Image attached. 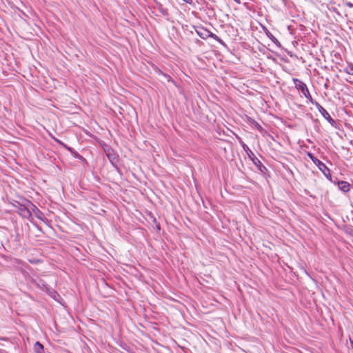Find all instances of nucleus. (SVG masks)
Segmentation results:
<instances>
[{"mask_svg": "<svg viewBox=\"0 0 353 353\" xmlns=\"http://www.w3.org/2000/svg\"><path fill=\"white\" fill-rule=\"evenodd\" d=\"M52 299L57 301H59V299H61V296L59 294V293L52 288L49 286L46 290L45 291Z\"/></svg>", "mask_w": 353, "mask_h": 353, "instance_id": "obj_6", "label": "nucleus"}, {"mask_svg": "<svg viewBox=\"0 0 353 353\" xmlns=\"http://www.w3.org/2000/svg\"><path fill=\"white\" fill-rule=\"evenodd\" d=\"M352 347L353 348V341H351Z\"/></svg>", "mask_w": 353, "mask_h": 353, "instance_id": "obj_21", "label": "nucleus"}, {"mask_svg": "<svg viewBox=\"0 0 353 353\" xmlns=\"http://www.w3.org/2000/svg\"><path fill=\"white\" fill-rule=\"evenodd\" d=\"M106 155L112 165L116 164L118 161V157L113 151L108 150L106 152Z\"/></svg>", "mask_w": 353, "mask_h": 353, "instance_id": "obj_8", "label": "nucleus"}, {"mask_svg": "<svg viewBox=\"0 0 353 353\" xmlns=\"http://www.w3.org/2000/svg\"><path fill=\"white\" fill-rule=\"evenodd\" d=\"M39 214H41H41H42V213H41V214H39V213H38V212L36 211V215H37V216L39 219H41V217L39 216Z\"/></svg>", "mask_w": 353, "mask_h": 353, "instance_id": "obj_19", "label": "nucleus"}, {"mask_svg": "<svg viewBox=\"0 0 353 353\" xmlns=\"http://www.w3.org/2000/svg\"><path fill=\"white\" fill-rule=\"evenodd\" d=\"M293 82L295 88L301 91L303 95L312 103H314L313 99L309 92L307 85L302 81L298 79H293Z\"/></svg>", "mask_w": 353, "mask_h": 353, "instance_id": "obj_1", "label": "nucleus"}, {"mask_svg": "<svg viewBox=\"0 0 353 353\" xmlns=\"http://www.w3.org/2000/svg\"><path fill=\"white\" fill-rule=\"evenodd\" d=\"M34 350L36 353H43V345L41 343L37 341L34 345Z\"/></svg>", "mask_w": 353, "mask_h": 353, "instance_id": "obj_9", "label": "nucleus"}, {"mask_svg": "<svg viewBox=\"0 0 353 353\" xmlns=\"http://www.w3.org/2000/svg\"><path fill=\"white\" fill-rule=\"evenodd\" d=\"M31 205V207H32V210L34 211V212H37L39 214H41V211L33 204H30Z\"/></svg>", "mask_w": 353, "mask_h": 353, "instance_id": "obj_14", "label": "nucleus"}, {"mask_svg": "<svg viewBox=\"0 0 353 353\" xmlns=\"http://www.w3.org/2000/svg\"><path fill=\"white\" fill-rule=\"evenodd\" d=\"M234 1L236 3H241L240 0H234Z\"/></svg>", "mask_w": 353, "mask_h": 353, "instance_id": "obj_20", "label": "nucleus"}, {"mask_svg": "<svg viewBox=\"0 0 353 353\" xmlns=\"http://www.w3.org/2000/svg\"><path fill=\"white\" fill-rule=\"evenodd\" d=\"M312 161L315 165H316V164H317V162H319V161H320V160H319V159H318L317 158H316V157H314V159H312Z\"/></svg>", "mask_w": 353, "mask_h": 353, "instance_id": "obj_15", "label": "nucleus"}, {"mask_svg": "<svg viewBox=\"0 0 353 353\" xmlns=\"http://www.w3.org/2000/svg\"><path fill=\"white\" fill-rule=\"evenodd\" d=\"M37 285L39 289L43 291H46V289L49 287V285L44 281L41 279L37 282Z\"/></svg>", "mask_w": 353, "mask_h": 353, "instance_id": "obj_10", "label": "nucleus"}, {"mask_svg": "<svg viewBox=\"0 0 353 353\" xmlns=\"http://www.w3.org/2000/svg\"><path fill=\"white\" fill-rule=\"evenodd\" d=\"M345 5H346L347 7L350 8H353V3H351V2H346V3H345Z\"/></svg>", "mask_w": 353, "mask_h": 353, "instance_id": "obj_16", "label": "nucleus"}, {"mask_svg": "<svg viewBox=\"0 0 353 353\" xmlns=\"http://www.w3.org/2000/svg\"><path fill=\"white\" fill-rule=\"evenodd\" d=\"M183 1L185 2L186 3L191 4L192 3V0H182Z\"/></svg>", "mask_w": 353, "mask_h": 353, "instance_id": "obj_18", "label": "nucleus"}, {"mask_svg": "<svg viewBox=\"0 0 353 353\" xmlns=\"http://www.w3.org/2000/svg\"><path fill=\"white\" fill-rule=\"evenodd\" d=\"M21 211L24 213V214H27L28 216H31V213L30 212V210L28 209H27L26 208H21Z\"/></svg>", "mask_w": 353, "mask_h": 353, "instance_id": "obj_13", "label": "nucleus"}, {"mask_svg": "<svg viewBox=\"0 0 353 353\" xmlns=\"http://www.w3.org/2000/svg\"><path fill=\"white\" fill-rule=\"evenodd\" d=\"M319 110V112L321 113V114L323 116L324 119H325L332 125H334L335 124V121L330 117L328 112L318 102H314V103Z\"/></svg>", "mask_w": 353, "mask_h": 353, "instance_id": "obj_4", "label": "nucleus"}, {"mask_svg": "<svg viewBox=\"0 0 353 353\" xmlns=\"http://www.w3.org/2000/svg\"><path fill=\"white\" fill-rule=\"evenodd\" d=\"M269 37L274 42V43H275L278 47H281L280 42L272 34H271L270 37Z\"/></svg>", "mask_w": 353, "mask_h": 353, "instance_id": "obj_12", "label": "nucleus"}, {"mask_svg": "<svg viewBox=\"0 0 353 353\" xmlns=\"http://www.w3.org/2000/svg\"><path fill=\"white\" fill-rule=\"evenodd\" d=\"M197 34L203 39H206L208 38H212L215 41L223 43L222 40L215 34L212 33V32L208 30L207 29L204 28H199L196 30Z\"/></svg>", "mask_w": 353, "mask_h": 353, "instance_id": "obj_2", "label": "nucleus"}, {"mask_svg": "<svg viewBox=\"0 0 353 353\" xmlns=\"http://www.w3.org/2000/svg\"><path fill=\"white\" fill-rule=\"evenodd\" d=\"M242 147L243 148V150L245 151V152L247 153L249 159L253 162V163L261 170L262 171V168H265L263 165L262 164V163L261 162V161L257 159L254 154L253 153V152L249 148V147L245 144V143H243L242 144Z\"/></svg>", "mask_w": 353, "mask_h": 353, "instance_id": "obj_3", "label": "nucleus"}, {"mask_svg": "<svg viewBox=\"0 0 353 353\" xmlns=\"http://www.w3.org/2000/svg\"><path fill=\"white\" fill-rule=\"evenodd\" d=\"M339 189L344 193H347L350 190V185L348 182L345 181H339L337 182Z\"/></svg>", "mask_w": 353, "mask_h": 353, "instance_id": "obj_7", "label": "nucleus"}, {"mask_svg": "<svg viewBox=\"0 0 353 353\" xmlns=\"http://www.w3.org/2000/svg\"><path fill=\"white\" fill-rule=\"evenodd\" d=\"M320 171L323 174V175L326 177L327 179L332 181V174L330 170L327 167V165L323 163L322 161L317 162L316 165Z\"/></svg>", "mask_w": 353, "mask_h": 353, "instance_id": "obj_5", "label": "nucleus"}, {"mask_svg": "<svg viewBox=\"0 0 353 353\" xmlns=\"http://www.w3.org/2000/svg\"><path fill=\"white\" fill-rule=\"evenodd\" d=\"M307 157L312 160L314 159V156L311 152H307Z\"/></svg>", "mask_w": 353, "mask_h": 353, "instance_id": "obj_17", "label": "nucleus"}, {"mask_svg": "<svg viewBox=\"0 0 353 353\" xmlns=\"http://www.w3.org/2000/svg\"><path fill=\"white\" fill-rule=\"evenodd\" d=\"M345 72L353 75V65L350 64L347 65L344 69Z\"/></svg>", "mask_w": 353, "mask_h": 353, "instance_id": "obj_11", "label": "nucleus"}]
</instances>
